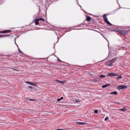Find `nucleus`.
I'll return each mask as SVG.
<instances>
[{
	"label": "nucleus",
	"instance_id": "12",
	"mask_svg": "<svg viewBox=\"0 0 130 130\" xmlns=\"http://www.w3.org/2000/svg\"><path fill=\"white\" fill-rule=\"evenodd\" d=\"M91 19V18L89 16H87V17L86 20L88 21H90Z\"/></svg>",
	"mask_w": 130,
	"mask_h": 130
},
{
	"label": "nucleus",
	"instance_id": "20",
	"mask_svg": "<svg viewBox=\"0 0 130 130\" xmlns=\"http://www.w3.org/2000/svg\"><path fill=\"white\" fill-rule=\"evenodd\" d=\"M74 101L76 103H78L80 101L78 100H75Z\"/></svg>",
	"mask_w": 130,
	"mask_h": 130
},
{
	"label": "nucleus",
	"instance_id": "36",
	"mask_svg": "<svg viewBox=\"0 0 130 130\" xmlns=\"http://www.w3.org/2000/svg\"><path fill=\"white\" fill-rule=\"evenodd\" d=\"M101 35H102V36H103V35H102V34H101Z\"/></svg>",
	"mask_w": 130,
	"mask_h": 130
},
{
	"label": "nucleus",
	"instance_id": "26",
	"mask_svg": "<svg viewBox=\"0 0 130 130\" xmlns=\"http://www.w3.org/2000/svg\"><path fill=\"white\" fill-rule=\"evenodd\" d=\"M64 82H65V81H60L59 82V83H61V84H63Z\"/></svg>",
	"mask_w": 130,
	"mask_h": 130
},
{
	"label": "nucleus",
	"instance_id": "15",
	"mask_svg": "<svg viewBox=\"0 0 130 130\" xmlns=\"http://www.w3.org/2000/svg\"><path fill=\"white\" fill-rule=\"evenodd\" d=\"M37 19L39 21H45L42 18H40L39 19Z\"/></svg>",
	"mask_w": 130,
	"mask_h": 130
},
{
	"label": "nucleus",
	"instance_id": "35",
	"mask_svg": "<svg viewBox=\"0 0 130 130\" xmlns=\"http://www.w3.org/2000/svg\"><path fill=\"white\" fill-rule=\"evenodd\" d=\"M13 70H15V71H18L17 70H16V69H13Z\"/></svg>",
	"mask_w": 130,
	"mask_h": 130
},
{
	"label": "nucleus",
	"instance_id": "16",
	"mask_svg": "<svg viewBox=\"0 0 130 130\" xmlns=\"http://www.w3.org/2000/svg\"><path fill=\"white\" fill-rule=\"evenodd\" d=\"M63 99V97H61V98L59 99H57V101H59L61 100H62Z\"/></svg>",
	"mask_w": 130,
	"mask_h": 130
},
{
	"label": "nucleus",
	"instance_id": "30",
	"mask_svg": "<svg viewBox=\"0 0 130 130\" xmlns=\"http://www.w3.org/2000/svg\"><path fill=\"white\" fill-rule=\"evenodd\" d=\"M99 78H97L96 80V82H98L99 80Z\"/></svg>",
	"mask_w": 130,
	"mask_h": 130
},
{
	"label": "nucleus",
	"instance_id": "10",
	"mask_svg": "<svg viewBox=\"0 0 130 130\" xmlns=\"http://www.w3.org/2000/svg\"><path fill=\"white\" fill-rule=\"evenodd\" d=\"M10 35H0V37H6L9 36Z\"/></svg>",
	"mask_w": 130,
	"mask_h": 130
},
{
	"label": "nucleus",
	"instance_id": "17",
	"mask_svg": "<svg viewBox=\"0 0 130 130\" xmlns=\"http://www.w3.org/2000/svg\"><path fill=\"white\" fill-rule=\"evenodd\" d=\"M37 83H32V84H31V85L33 86H35V87H37V85H36Z\"/></svg>",
	"mask_w": 130,
	"mask_h": 130
},
{
	"label": "nucleus",
	"instance_id": "5",
	"mask_svg": "<svg viewBox=\"0 0 130 130\" xmlns=\"http://www.w3.org/2000/svg\"><path fill=\"white\" fill-rule=\"evenodd\" d=\"M113 62H112V61L111 60L107 61L106 63V65L108 66H111Z\"/></svg>",
	"mask_w": 130,
	"mask_h": 130
},
{
	"label": "nucleus",
	"instance_id": "23",
	"mask_svg": "<svg viewBox=\"0 0 130 130\" xmlns=\"http://www.w3.org/2000/svg\"><path fill=\"white\" fill-rule=\"evenodd\" d=\"M94 112L96 113H98V110H94Z\"/></svg>",
	"mask_w": 130,
	"mask_h": 130
},
{
	"label": "nucleus",
	"instance_id": "8",
	"mask_svg": "<svg viewBox=\"0 0 130 130\" xmlns=\"http://www.w3.org/2000/svg\"><path fill=\"white\" fill-rule=\"evenodd\" d=\"M76 123L78 125H84L86 124V123L83 122H76Z\"/></svg>",
	"mask_w": 130,
	"mask_h": 130
},
{
	"label": "nucleus",
	"instance_id": "34",
	"mask_svg": "<svg viewBox=\"0 0 130 130\" xmlns=\"http://www.w3.org/2000/svg\"><path fill=\"white\" fill-rule=\"evenodd\" d=\"M73 28V27H71L70 28H70Z\"/></svg>",
	"mask_w": 130,
	"mask_h": 130
},
{
	"label": "nucleus",
	"instance_id": "25",
	"mask_svg": "<svg viewBox=\"0 0 130 130\" xmlns=\"http://www.w3.org/2000/svg\"><path fill=\"white\" fill-rule=\"evenodd\" d=\"M109 117H106L105 119V121H107Z\"/></svg>",
	"mask_w": 130,
	"mask_h": 130
},
{
	"label": "nucleus",
	"instance_id": "27",
	"mask_svg": "<svg viewBox=\"0 0 130 130\" xmlns=\"http://www.w3.org/2000/svg\"><path fill=\"white\" fill-rule=\"evenodd\" d=\"M18 50H19V53H22V52H21V51L18 48Z\"/></svg>",
	"mask_w": 130,
	"mask_h": 130
},
{
	"label": "nucleus",
	"instance_id": "6",
	"mask_svg": "<svg viewBox=\"0 0 130 130\" xmlns=\"http://www.w3.org/2000/svg\"><path fill=\"white\" fill-rule=\"evenodd\" d=\"M39 21L37 19H35L34 20L33 22H35V24L36 25H38L39 24Z\"/></svg>",
	"mask_w": 130,
	"mask_h": 130
},
{
	"label": "nucleus",
	"instance_id": "31",
	"mask_svg": "<svg viewBox=\"0 0 130 130\" xmlns=\"http://www.w3.org/2000/svg\"><path fill=\"white\" fill-rule=\"evenodd\" d=\"M112 31H118V30H112Z\"/></svg>",
	"mask_w": 130,
	"mask_h": 130
},
{
	"label": "nucleus",
	"instance_id": "4",
	"mask_svg": "<svg viewBox=\"0 0 130 130\" xmlns=\"http://www.w3.org/2000/svg\"><path fill=\"white\" fill-rule=\"evenodd\" d=\"M127 88L126 86L125 85H120L118 86V89L119 90H122L125 89Z\"/></svg>",
	"mask_w": 130,
	"mask_h": 130
},
{
	"label": "nucleus",
	"instance_id": "13",
	"mask_svg": "<svg viewBox=\"0 0 130 130\" xmlns=\"http://www.w3.org/2000/svg\"><path fill=\"white\" fill-rule=\"evenodd\" d=\"M109 85V84H106L105 85L102 86V87L103 88H106V87H108Z\"/></svg>",
	"mask_w": 130,
	"mask_h": 130
},
{
	"label": "nucleus",
	"instance_id": "32",
	"mask_svg": "<svg viewBox=\"0 0 130 130\" xmlns=\"http://www.w3.org/2000/svg\"><path fill=\"white\" fill-rule=\"evenodd\" d=\"M29 100H30V101H34V100L33 99H29Z\"/></svg>",
	"mask_w": 130,
	"mask_h": 130
},
{
	"label": "nucleus",
	"instance_id": "9",
	"mask_svg": "<svg viewBox=\"0 0 130 130\" xmlns=\"http://www.w3.org/2000/svg\"><path fill=\"white\" fill-rule=\"evenodd\" d=\"M121 110L123 111H125L127 110V109L125 108H122L118 110Z\"/></svg>",
	"mask_w": 130,
	"mask_h": 130
},
{
	"label": "nucleus",
	"instance_id": "3",
	"mask_svg": "<svg viewBox=\"0 0 130 130\" xmlns=\"http://www.w3.org/2000/svg\"><path fill=\"white\" fill-rule=\"evenodd\" d=\"M107 75L108 76L115 77L118 76V74L117 73H110L107 74Z\"/></svg>",
	"mask_w": 130,
	"mask_h": 130
},
{
	"label": "nucleus",
	"instance_id": "33",
	"mask_svg": "<svg viewBox=\"0 0 130 130\" xmlns=\"http://www.w3.org/2000/svg\"><path fill=\"white\" fill-rule=\"evenodd\" d=\"M116 103H117V104H120V103L119 102H116Z\"/></svg>",
	"mask_w": 130,
	"mask_h": 130
},
{
	"label": "nucleus",
	"instance_id": "1",
	"mask_svg": "<svg viewBox=\"0 0 130 130\" xmlns=\"http://www.w3.org/2000/svg\"><path fill=\"white\" fill-rule=\"evenodd\" d=\"M128 30H119L117 31V32H119L121 35L124 36L127 35L128 34Z\"/></svg>",
	"mask_w": 130,
	"mask_h": 130
},
{
	"label": "nucleus",
	"instance_id": "18",
	"mask_svg": "<svg viewBox=\"0 0 130 130\" xmlns=\"http://www.w3.org/2000/svg\"><path fill=\"white\" fill-rule=\"evenodd\" d=\"M99 77H100L101 78H104L105 77V75H103V74H102Z\"/></svg>",
	"mask_w": 130,
	"mask_h": 130
},
{
	"label": "nucleus",
	"instance_id": "19",
	"mask_svg": "<svg viewBox=\"0 0 130 130\" xmlns=\"http://www.w3.org/2000/svg\"><path fill=\"white\" fill-rule=\"evenodd\" d=\"M122 78V76H121V75H120L119 76H118V77H117V79L118 80L119 79H120L121 78Z\"/></svg>",
	"mask_w": 130,
	"mask_h": 130
},
{
	"label": "nucleus",
	"instance_id": "24",
	"mask_svg": "<svg viewBox=\"0 0 130 130\" xmlns=\"http://www.w3.org/2000/svg\"><path fill=\"white\" fill-rule=\"evenodd\" d=\"M0 33H5V30L2 31H0Z\"/></svg>",
	"mask_w": 130,
	"mask_h": 130
},
{
	"label": "nucleus",
	"instance_id": "7",
	"mask_svg": "<svg viewBox=\"0 0 130 130\" xmlns=\"http://www.w3.org/2000/svg\"><path fill=\"white\" fill-rule=\"evenodd\" d=\"M27 88L30 91H31L32 90H34L35 89L34 87L30 86H29Z\"/></svg>",
	"mask_w": 130,
	"mask_h": 130
},
{
	"label": "nucleus",
	"instance_id": "22",
	"mask_svg": "<svg viewBox=\"0 0 130 130\" xmlns=\"http://www.w3.org/2000/svg\"><path fill=\"white\" fill-rule=\"evenodd\" d=\"M26 83L27 84H30V85H31V84H32V83H31V82H29V81L27 82Z\"/></svg>",
	"mask_w": 130,
	"mask_h": 130
},
{
	"label": "nucleus",
	"instance_id": "11",
	"mask_svg": "<svg viewBox=\"0 0 130 130\" xmlns=\"http://www.w3.org/2000/svg\"><path fill=\"white\" fill-rule=\"evenodd\" d=\"M109 94H115L116 95H117V93L116 91H115L114 92H110L109 93Z\"/></svg>",
	"mask_w": 130,
	"mask_h": 130
},
{
	"label": "nucleus",
	"instance_id": "21",
	"mask_svg": "<svg viewBox=\"0 0 130 130\" xmlns=\"http://www.w3.org/2000/svg\"><path fill=\"white\" fill-rule=\"evenodd\" d=\"M5 33H8L11 31V30H5Z\"/></svg>",
	"mask_w": 130,
	"mask_h": 130
},
{
	"label": "nucleus",
	"instance_id": "14",
	"mask_svg": "<svg viewBox=\"0 0 130 130\" xmlns=\"http://www.w3.org/2000/svg\"><path fill=\"white\" fill-rule=\"evenodd\" d=\"M117 60V59L115 58H113L111 60V61H112V62L113 63L114 62H115Z\"/></svg>",
	"mask_w": 130,
	"mask_h": 130
},
{
	"label": "nucleus",
	"instance_id": "29",
	"mask_svg": "<svg viewBox=\"0 0 130 130\" xmlns=\"http://www.w3.org/2000/svg\"><path fill=\"white\" fill-rule=\"evenodd\" d=\"M56 82H58V83H59V82H60V80H56Z\"/></svg>",
	"mask_w": 130,
	"mask_h": 130
},
{
	"label": "nucleus",
	"instance_id": "2",
	"mask_svg": "<svg viewBox=\"0 0 130 130\" xmlns=\"http://www.w3.org/2000/svg\"><path fill=\"white\" fill-rule=\"evenodd\" d=\"M103 18L105 22L108 25H109L110 26L112 25V24L108 20L107 18L106 17V15L105 14H104L103 15Z\"/></svg>",
	"mask_w": 130,
	"mask_h": 130
},
{
	"label": "nucleus",
	"instance_id": "28",
	"mask_svg": "<svg viewBox=\"0 0 130 130\" xmlns=\"http://www.w3.org/2000/svg\"><path fill=\"white\" fill-rule=\"evenodd\" d=\"M57 61H58L59 62L61 61L58 58H57Z\"/></svg>",
	"mask_w": 130,
	"mask_h": 130
}]
</instances>
